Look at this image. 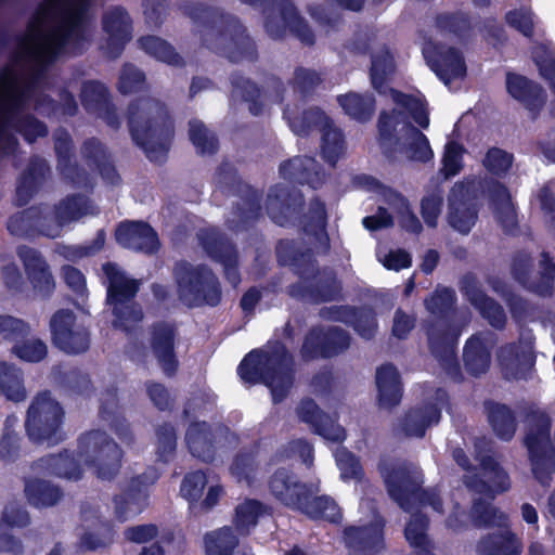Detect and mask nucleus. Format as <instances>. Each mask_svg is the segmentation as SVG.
Returning <instances> with one entry per match:
<instances>
[{"label": "nucleus", "instance_id": "obj_14", "mask_svg": "<svg viewBox=\"0 0 555 555\" xmlns=\"http://www.w3.org/2000/svg\"><path fill=\"white\" fill-rule=\"evenodd\" d=\"M53 343L67 353L83 352L89 348V333L78 324L69 311L56 312L50 322Z\"/></svg>", "mask_w": 555, "mask_h": 555}, {"label": "nucleus", "instance_id": "obj_58", "mask_svg": "<svg viewBox=\"0 0 555 555\" xmlns=\"http://www.w3.org/2000/svg\"><path fill=\"white\" fill-rule=\"evenodd\" d=\"M483 165L490 172L501 175L509 169L512 156L502 150L492 149L487 153Z\"/></svg>", "mask_w": 555, "mask_h": 555}, {"label": "nucleus", "instance_id": "obj_31", "mask_svg": "<svg viewBox=\"0 0 555 555\" xmlns=\"http://www.w3.org/2000/svg\"><path fill=\"white\" fill-rule=\"evenodd\" d=\"M493 341L489 337H472L464 350V360L467 370L474 375L485 373L490 365V349Z\"/></svg>", "mask_w": 555, "mask_h": 555}, {"label": "nucleus", "instance_id": "obj_33", "mask_svg": "<svg viewBox=\"0 0 555 555\" xmlns=\"http://www.w3.org/2000/svg\"><path fill=\"white\" fill-rule=\"evenodd\" d=\"M314 159L310 157H296L281 166V173L285 179L309 183L313 188L322 181Z\"/></svg>", "mask_w": 555, "mask_h": 555}, {"label": "nucleus", "instance_id": "obj_38", "mask_svg": "<svg viewBox=\"0 0 555 555\" xmlns=\"http://www.w3.org/2000/svg\"><path fill=\"white\" fill-rule=\"evenodd\" d=\"M439 420L440 410L435 405H430L410 412L404 420L403 428L409 436L422 437L426 428L437 424Z\"/></svg>", "mask_w": 555, "mask_h": 555}, {"label": "nucleus", "instance_id": "obj_56", "mask_svg": "<svg viewBox=\"0 0 555 555\" xmlns=\"http://www.w3.org/2000/svg\"><path fill=\"white\" fill-rule=\"evenodd\" d=\"M473 517L478 526L481 525H501L505 519L502 513L494 509L489 503L476 502L473 506Z\"/></svg>", "mask_w": 555, "mask_h": 555}, {"label": "nucleus", "instance_id": "obj_12", "mask_svg": "<svg viewBox=\"0 0 555 555\" xmlns=\"http://www.w3.org/2000/svg\"><path fill=\"white\" fill-rule=\"evenodd\" d=\"M29 332L24 321L0 314V336L13 343L12 354L25 362H39L47 357L48 347L41 339L28 336Z\"/></svg>", "mask_w": 555, "mask_h": 555}, {"label": "nucleus", "instance_id": "obj_50", "mask_svg": "<svg viewBox=\"0 0 555 555\" xmlns=\"http://www.w3.org/2000/svg\"><path fill=\"white\" fill-rule=\"evenodd\" d=\"M190 139L202 154H210L217 150L216 138L199 120L190 122Z\"/></svg>", "mask_w": 555, "mask_h": 555}, {"label": "nucleus", "instance_id": "obj_21", "mask_svg": "<svg viewBox=\"0 0 555 555\" xmlns=\"http://www.w3.org/2000/svg\"><path fill=\"white\" fill-rule=\"evenodd\" d=\"M117 242L127 247L145 253L154 251L158 246L154 230L141 222H125L116 230Z\"/></svg>", "mask_w": 555, "mask_h": 555}, {"label": "nucleus", "instance_id": "obj_64", "mask_svg": "<svg viewBox=\"0 0 555 555\" xmlns=\"http://www.w3.org/2000/svg\"><path fill=\"white\" fill-rule=\"evenodd\" d=\"M157 533V527L151 524L130 527L125 531L126 539L135 543H145L155 538Z\"/></svg>", "mask_w": 555, "mask_h": 555}, {"label": "nucleus", "instance_id": "obj_43", "mask_svg": "<svg viewBox=\"0 0 555 555\" xmlns=\"http://www.w3.org/2000/svg\"><path fill=\"white\" fill-rule=\"evenodd\" d=\"M204 246L209 256L223 263L228 280L234 286L237 285L240 279L236 270L234 269V264L236 263V255L232 246L223 241L205 243Z\"/></svg>", "mask_w": 555, "mask_h": 555}, {"label": "nucleus", "instance_id": "obj_30", "mask_svg": "<svg viewBox=\"0 0 555 555\" xmlns=\"http://www.w3.org/2000/svg\"><path fill=\"white\" fill-rule=\"evenodd\" d=\"M152 349L164 372L171 374L177 367V360L173 352V332L170 326L159 325L154 328Z\"/></svg>", "mask_w": 555, "mask_h": 555}, {"label": "nucleus", "instance_id": "obj_23", "mask_svg": "<svg viewBox=\"0 0 555 555\" xmlns=\"http://www.w3.org/2000/svg\"><path fill=\"white\" fill-rule=\"evenodd\" d=\"M297 414L302 422L309 424L327 440L340 442L346 438L345 429L324 416L311 400L302 401L297 409Z\"/></svg>", "mask_w": 555, "mask_h": 555}, {"label": "nucleus", "instance_id": "obj_47", "mask_svg": "<svg viewBox=\"0 0 555 555\" xmlns=\"http://www.w3.org/2000/svg\"><path fill=\"white\" fill-rule=\"evenodd\" d=\"M208 485V477L204 472L188 474L181 483L180 493L190 504H196L202 499L204 489Z\"/></svg>", "mask_w": 555, "mask_h": 555}, {"label": "nucleus", "instance_id": "obj_63", "mask_svg": "<svg viewBox=\"0 0 555 555\" xmlns=\"http://www.w3.org/2000/svg\"><path fill=\"white\" fill-rule=\"evenodd\" d=\"M454 301V293L448 288L437 291L428 300L426 307L431 313H440Z\"/></svg>", "mask_w": 555, "mask_h": 555}, {"label": "nucleus", "instance_id": "obj_2", "mask_svg": "<svg viewBox=\"0 0 555 555\" xmlns=\"http://www.w3.org/2000/svg\"><path fill=\"white\" fill-rule=\"evenodd\" d=\"M101 479H111L120 467L121 451L105 433L93 430L82 435L78 442V460ZM35 474H47L77 480L82 468L67 454L50 455L39 460L33 467Z\"/></svg>", "mask_w": 555, "mask_h": 555}, {"label": "nucleus", "instance_id": "obj_55", "mask_svg": "<svg viewBox=\"0 0 555 555\" xmlns=\"http://www.w3.org/2000/svg\"><path fill=\"white\" fill-rule=\"evenodd\" d=\"M533 57L541 75L550 80L555 89V57L553 52L544 46H539L533 52Z\"/></svg>", "mask_w": 555, "mask_h": 555}, {"label": "nucleus", "instance_id": "obj_15", "mask_svg": "<svg viewBox=\"0 0 555 555\" xmlns=\"http://www.w3.org/2000/svg\"><path fill=\"white\" fill-rule=\"evenodd\" d=\"M423 54L430 68L447 86L466 76V64L459 51L428 41L423 47Z\"/></svg>", "mask_w": 555, "mask_h": 555}, {"label": "nucleus", "instance_id": "obj_4", "mask_svg": "<svg viewBox=\"0 0 555 555\" xmlns=\"http://www.w3.org/2000/svg\"><path fill=\"white\" fill-rule=\"evenodd\" d=\"M129 127L133 140L153 162L164 159L172 135L171 124L162 104L142 99L129 107Z\"/></svg>", "mask_w": 555, "mask_h": 555}, {"label": "nucleus", "instance_id": "obj_46", "mask_svg": "<svg viewBox=\"0 0 555 555\" xmlns=\"http://www.w3.org/2000/svg\"><path fill=\"white\" fill-rule=\"evenodd\" d=\"M336 463L340 472V478L344 481H361L363 479V469L358 459L344 448L335 452Z\"/></svg>", "mask_w": 555, "mask_h": 555}, {"label": "nucleus", "instance_id": "obj_28", "mask_svg": "<svg viewBox=\"0 0 555 555\" xmlns=\"http://www.w3.org/2000/svg\"><path fill=\"white\" fill-rule=\"evenodd\" d=\"M393 73L395 62L390 52L387 49L376 52L372 59L371 79L373 87L385 98L386 108L395 107L391 99V91L393 89H389L388 93L384 89V85ZM395 92L397 91L395 90Z\"/></svg>", "mask_w": 555, "mask_h": 555}, {"label": "nucleus", "instance_id": "obj_61", "mask_svg": "<svg viewBox=\"0 0 555 555\" xmlns=\"http://www.w3.org/2000/svg\"><path fill=\"white\" fill-rule=\"evenodd\" d=\"M143 74L133 66H125L121 72L118 88L122 93H130L138 90L143 83Z\"/></svg>", "mask_w": 555, "mask_h": 555}, {"label": "nucleus", "instance_id": "obj_49", "mask_svg": "<svg viewBox=\"0 0 555 555\" xmlns=\"http://www.w3.org/2000/svg\"><path fill=\"white\" fill-rule=\"evenodd\" d=\"M140 46L154 57L171 65L180 64L179 55L166 41L157 37H144L140 40Z\"/></svg>", "mask_w": 555, "mask_h": 555}, {"label": "nucleus", "instance_id": "obj_37", "mask_svg": "<svg viewBox=\"0 0 555 555\" xmlns=\"http://www.w3.org/2000/svg\"><path fill=\"white\" fill-rule=\"evenodd\" d=\"M25 495L28 502L37 507L51 506L61 498L57 488L37 477L26 480Z\"/></svg>", "mask_w": 555, "mask_h": 555}, {"label": "nucleus", "instance_id": "obj_16", "mask_svg": "<svg viewBox=\"0 0 555 555\" xmlns=\"http://www.w3.org/2000/svg\"><path fill=\"white\" fill-rule=\"evenodd\" d=\"M156 477L145 474L132 478L127 490L114 500L115 517L120 522L127 521L143 512L147 505V487Z\"/></svg>", "mask_w": 555, "mask_h": 555}, {"label": "nucleus", "instance_id": "obj_22", "mask_svg": "<svg viewBox=\"0 0 555 555\" xmlns=\"http://www.w3.org/2000/svg\"><path fill=\"white\" fill-rule=\"evenodd\" d=\"M270 490L283 504L298 508L310 487L299 483L286 469H279L271 477Z\"/></svg>", "mask_w": 555, "mask_h": 555}, {"label": "nucleus", "instance_id": "obj_45", "mask_svg": "<svg viewBox=\"0 0 555 555\" xmlns=\"http://www.w3.org/2000/svg\"><path fill=\"white\" fill-rule=\"evenodd\" d=\"M506 88L514 99L526 105H530L531 100H541V89L522 76L507 74Z\"/></svg>", "mask_w": 555, "mask_h": 555}, {"label": "nucleus", "instance_id": "obj_1", "mask_svg": "<svg viewBox=\"0 0 555 555\" xmlns=\"http://www.w3.org/2000/svg\"><path fill=\"white\" fill-rule=\"evenodd\" d=\"M395 107L383 108L378 121V143L389 155L402 152L413 162L427 163L434 158V152L424 133L412 127L409 117L423 128L429 125L428 113L418 96L391 91Z\"/></svg>", "mask_w": 555, "mask_h": 555}, {"label": "nucleus", "instance_id": "obj_11", "mask_svg": "<svg viewBox=\"0 0 555 555\" xmlns=\"http://www.w3.org/2000/svg\"><path fill=\"white\" fill-rule=\"evenodd\" d=\"M292 130L298 135L307 134L312 127L322 131V154L334 164L344 152V139L340 131L333 127L330 119L319 109H310L301 118L287 115Z\"/></svg>", "mask_w": 555, "mask_h": 555}, {"label": "nucleus", "instance_id": "obj_6", "mask_svg": "<svg viewBox=\"0 0 555 555\" xmlns=\"http://www.w3.org/2000/svg\"><path fill=\"white\" fill-rule=\"evenodd\" d=\"M63 420L61 404L50 393L43 392L33 399L25 426L31 440L54 442L61 438Z\"/></svg>", "mask_w": 555, "mask_h": 555}, {"label": "nucleus", "instance_id": "obj_36", "mask_svg": "<svg viewBox=\"0 0 555 555\" xmlns=\"http://www.w3.org/2000/svg\"><path fill=\"white\" fill-rule=\"evenodd\" d=\"M186 443L194 456L204 461L214 457L215 448L205 423H194L186 431Z\"/></svg>", "mask_w": 555, "mask_h": 555}, {"label": "nucleus", "instance_id": "obj_29", "mask_svg": "<svg viewBox=\"0 0 555 555\" xmlns=\"http://www.w3.org/2000/svg\"><path fill=\"white\" fill-rule=\"evenodd\" d=\"M378 403L383 408H391L400 402L401 384L398 371L392 365H383L376 373Z\"/></svg>", "mask_w": 555, "mask_h": 555}, {"label": "nucleus", "instance_id": "obj_42", "mask_svg": "<svg viewBox=\"0 0 555 555\" xmlns=\"http://www.w3.org/2000/svg\"><path fill=\"white\" fill-rule=\"evenodd\" d=\"M86 532L80 538V545L86 550H96L112 541L113 533L100 521H92L89 513H83Z\"/></svg>", "mask_w": 555, "mask_h": 555}, {"label": "nucleus", "instance_id": "obj_41", "mask_svg": "<svg viewBox=\"0 0 555 555\" xmlns=\"http://www.w3.org/2000/svg\"><path fill=\"white\" fill-rule=\"evenodd\" d=\"M266 513V507L259 501L245 500L235 508L234 525L241 533H249Z\"/></svg>", "mask_w": 555, "mask_h": 555}, {"label": "nucleus", "instance_id": "obj_59", "mask_svg": "<svg viewBox=\"0 0 555 555\" xmlns=\"http://www.w3.org/2000/svg\"><path fill=\"white\" fill-rule=\"evenodd\" d=\"M425 530V519L415 515L405 528V538L412 546L424 547L427 544Z\"/></svg>", "mask_w": 555, "mask_h": 555}, {"label": "nucleus", "instance_id": "obj_51", "mask_svg": "<svg viewBox=\"0 0 555 555\" xmlns=\"http://www.w3.org/2000/svg\"><path fill=\"white\" fill-rule=\"evenodd\" d=\"M482 476L486 479L487 488L491 492L505 491L509 487L506 474L493 462L492 459H482Z\"/></svg>", "mask_w": 555, "mask_h": 555}, {"label": "nucleus", "instance_id": "obj_35", "mask_svg": "<svg viewBox=\"0 0 555 555\" xmlns=\"http://www.w3.org/2000/svg\"><path fill=\"white\" fill-rule=\"evenodd\" d=\"M0 393L14 402L24 401L27 397L22 372L4 361H0Z\"/></svg>", "mask_w": 555, "mask_h": 555}, {"label": "nucleus", "instance_id": "obj_32", "mask_svg": "<svg viewBox=\"0 0 555 555\" xmlns=\"http://www.w3.org/2000/svg\"><path fill=\"white\" fill-rule=\"evenodd\" d=\"M346 543L365 552L377 551L383 540V522L375 518L369 527L349 528L345 531Z\"/></svg>", "mask_w": 555, "mask_h": 555}, {"label": "nucleus", "instance_id": "obj_24", "mask_svg": "<svg viewBox=\"0 0 555 555\" xmlns=\"http://www.w3.org/2000/svg\"><path fill=\"white\" fill-rule=\"evenodd\" d=\"M462 289L467 299L474 305L494 327H501L505 323V314L502 308L489 299L479 288L473 276H465Z\"/></svg>", "mask_w": 555, "mask_h": 555}, {"label": "nucleus", "instance_id": "obj_40", "mask_svg": "<svg viewBox=\"0 0 555 555\" xmlns=\"http://www.w3.org/2000/svg\"><path fill=\"white\" fill-rule=\"evenodd\" d=\"M338 102L348 116L359 121L369 120L375 108V102L371 95L347 93L338 96Z\"/></svg>", "mask_w": 555, "mask_h": 555}, {"label": "nucleus", "instance_id": "obj_62", "mask_svg": "<svg viewBox=\"0 0 555 555\" xmlns=\"http://www.w3.org/2000/svg\"><path fill=\"white\" fill-rule=\"evenodd\" d=\"M379 260L387 269L395 271H399L411 266L410 255L401 249L390 250L383 257L379 255Z\"/></svg>", "mask_w": 555, "mask_h": 555}, {"label": "nucleus", "instance_id": "obj_34", "mask_svg": "<svg viewBox=\"0 0 555 555\" xmlns=\"http://www.w3.org/2000/svg\"><path fill=\"white\" fill-rule=\"evenodd\" d=\"M315 492H318V487L311 486L310 492L302 499V505L298 506V509L311 518L337 521L340 518V511L336 503L327 496L312 498Z\"/></svg>", "mask_w": 555, "mask_h": 555}, {"label": "nucleus", "instance_id": "obj_8", "mask_svg": "<svg viewBox=\"0 0 555 555\" xmlns=\"http://www.w3.org/2000/svg\"><path fill=\"white\" fill-rule=\"evenodd\" d=\"M90 208L86 198H69L61 203L53 214L37 219L34 224L46 236L56 237L61 234L63 225L92 212ZM28 224H33L31 214L23 212L12 217L8 228L12 234L21 235Z\"/></svg>", "mask_w": 555, "mask_h": 555}, {"label": "nucleus", "instance_id": "obj_9", "mask_svg": "<svg viewBox=\"0 0 555 555\" xmlns=\"http://www.w3.org/2000/svg\"><path fill=\"white\" fill-rule=\"evenodd\" d=\"M528 433L525 438L534 476L544 483L554 468L550 440V420L541 411L527 416Z\"/></svg>", "mask_w": 555, "mask_h": 555}, {"label": "nucleus", "instance_id": "obj_20", "mask_svg": "<svg viewBox=\"0 0 555 555\" xmlns=\"http://www.w3.org/2000/svg\"><path fill=\"white\" fill-rule=\"evenodd\" d=\"M349 345L348 335L340 330L332 328L326 333L314 331L306 338L304 353L308 357H331Z\"/></svg>", "mask_w": 555, "mask_h": 555}, {"label": "nucleus", "instance_id": "obj_39", "mask_svg": "<svg viewBox=\"0 0 555 555\" xmlns=\"http://www.w3.org/2000/svg\"><path fill=\"white\" fill-rule=\"evenodd\" d=\"M237 545V539L230 527L219 528L204 537L207 555H232Z\"/></svg>", "mask_w": 555, "mask_h": 555}, {"label": "nucleus", "instance_id": "obj_26", "mask_svg": "<svg viewBox=\"0 0 555 555\" xmlns=\"http://www.w3.org/2000/svg\"><path fill=\"white\" fill-rule=\"evenodd\" d=\"M18 255L34 288L42 294L50 293L54 287V282L44 260L36 250L28 247H21Z\"/></svg>", "mask_w": 555, "mask_h": 555}, {"label": "nucleus", "instance_id": "obj_10", "mask_svg": "<svg viewBox=\"0 0 555 555\" xmlns=\"http://www.w3.org/2000/svg\"><path fill=\"white\" fill-rule=\"evenodd\" d=\"M180 298L188 306L219 302L220 291L215 275L204 267L180 263L176 269Z\"/></svg>", "mask_w": 555, "mask_h": 555}, {"label": "nucleus", "instance_id": "obj_18", "mask_svg": "<svg viewBox=\"0 0 555 555\" xmlns=\"http://www.w3.org/2000/svg\"><path fill=\"white\" fill-rule=\"evenodd\" d=\"M103 29L105 42L102 49L111 57L119 55L124 46L131 37V25L128 14L119 8L107 11L103 18Z\"/></svg>", "mask_w": 555, "mask_h": 555}, {"label": "nucleus", "instance_id": "obj_3", "mask_svg": "<svg viewBox=\"0 0 555 555\" xmlns=\"http://www.w3.org/2000/svg\"><path fill=\"white\" fill-rule=\"evenodd\" d=\"M293 360L284 346L275 344L269 349L254 350L241 362L237 372L246 383H264L273 401L283 400L293 385Z\"/></svg>", "mask_w": 555, "mask_h": 555}, {"label": "nucleus", "instance_id": "obj_60", "mask_svg": "<svg viewBox=\"0 0 555 555\" xmlns=\"http://www.w3.org/2000/svg\"><path fill=\"white\" fill-rule=\"evenodd\" d=\"M507 23L522 33L530 36L533 29V18L530 10L520 8L519 10L509 11L506 15Z\"/></svg>", "mask_w": 555, "mask_h": 555}, {"label": "nucleus", "instance_id": "obj_5", "mask_svg": "<svg viewBox=\"0 0 555 555\" xmlns=\"http://www.w3.org/2000/svg\"><path fill=\"white\" fill-rule=\"evenodd\" d=\"M369 190L376 192L383 198L387 207H379L375 215L365 217L363 225L369 230H379L393 224L396 215L399 225L406 232L417 234L422 231V223L415 216L409 202L397 192L382 185L375 179H366Z\"/></svg>", "mask_w": 555, "mask_h": 555}, {"label": "nucleus", "instance_id": "obj_13", "mask_svg": "<svg viewBox=\"0 0 555 555\" xmlns=\"http://www.w3.org/2000/svg\"><path fill=\"white\" fill-rule=\"evenodd\" d=\"M389 495L404 509H409L410 500L418 501L421 505L428 503L440 512L439 500L435 492H418V480L411 476L405 468L382 470Z\"/></svg>", "mask_w": 555, "mask_h": 555}, {"label": "nucleus", "instance_id": "obj_57", "mask_svg": "<svg viewBox=\"0 0 555 555\" xmlns=\"http://www.w3.org/2000/svg\"><path fill=\"white\" fill-rule=\"evenodd\" d=\"M230 469L240 483L250 486L256 479V469L251 459L248 456L236 457Z\"/></svg>", "mask_w": 555, "mask_h": 555}, {"label": "nucleus", "instance_id": "obj_19", "mask_svg": "<svg viewBox=\"0 0 555 555\" xmlns=\"http://www.w3.org/2000/svg\"><path fill=\"white\" fill-rule=\"evenodd\" d=\"M499 361L507 379L525 377L533 365L532 343L528 340L518 346L509 345L500 350Z\"/></svg>", "mask_w": 555, "mask_h": 555}, {"label": "nucleus", "instance_id": "obj_25", "mask_svg": "<svg viewBox=\"0 0 555 555\" xmlns=\"http://www.w3.org/2000/svg\"><path fill=\"white\" fill-rule=\"evenodd\" d=\"M540 263L542 272L539 282H529L526 279L529 269V259L527 257H521L515 260L513 272L520 283L527 285L539 295L546 296L552 293L555 285V268L546 256H543Z\"/></svg>", "mask_w": 555, "mask_h": 555}, {"label": "nucleus", "instance_id": "obj_17", "mask_svg": "<svg viewBox=\"0 0 555 555\" xmlns=\"http://www.w3.org/2000/svg\"><path fill=\"white\" fill-rule=\"evenodd\" d=\"M477 218L478 214L467 186L464 183L454 184L448 199L447 220L450 227L462 234H467Z\"/></svg>", "mask_w": 555, "mask_h": 555}, {"label": "nucleus", "instance_id": "obj_7", "mask_svg": "<svg viewBox=\"0 0 555 555\" xmlns=\"http://www.w3.org/2000/svg\"><path fill=\"white\" fill-rule=\"evenodd\" d=\"M103 270L108 279L107 301L116 315L114 325L128 330L142 319L141 310L129 304L139 289V282L127 278L115 264L107 263Z\"/></svg>", "mask_w": 555, "mask_h": 555}, {"label": "nucleus", "instance_id": "obj_44", "mask_svg": "<svg viewBox=\"0 0 555 555\" xmlns=\"http://www.w3.org/2000/svg\"><path fill=\"white\" fill-rule=\"evenodd\" d=\"M491 201L503 228L512 230L516 224V214L507 190L501 184H495L491 193Z\"/></svg>", "mask_w": 555, "mask_h": 555}, {"label": "nucleus", "instance_id": "obj_53", "mask_svg": "<svg viewBox=\"0 0 555 555\" xmlns=\"http://www.w3.org/2000/svg\"><path fill=\"white\" fill-rule=\"evenodd\" d=\"M443 204L442 194L440 192L430 193L422 199L421 203V215L424 222L430 227L436 228L438 219L441 214Z\"/></svg>", "mask_w": 555, "mask_h": 555}, {"label": "nucleus", "instance_id": "obj_54", "mask_svg": "<svg viewBox=\"0 0 555 555\" xmlns=\"http://www.w3.org/2000/svg\"><path fill=\"white\" fill-rule=\"evenodd\" d=\"M106 101L105 87L96 81L85 82L81 89V102L87 109H95Z\"/></svg>", "mask_w": 555, "mask_h": 555}, {"label": "nucleus", "instance_id": "obj_48", "mask_svg": "<svg viewBox=\"0 0 555 555\" xmlns=\"http://www.w3.org/2000/svg\"><path fill=\"white\" fill-rule=\"evenodd\" d=\"M490 423L496 435L505 440L515 434V422L511 411L504 405H494L489 413Z\"/></svg>", "mask_w": 555, "mask_h": 555}, {"label": "nucleus", "instance_id": "obj_52", "mask_svg": "<svg viewBox=\"0 0 555 555\" xmlns=\"http://www.w3.org/2000/svg\"><path fill=\"white\" fill-rule=\"evenodd\" d=\"M464 149L455 142H449L444 147L440 172L446 179L457 175L463 168Z\"/></svg>", "mask_w": 555, "mask_h": 555}, {"label": "nucleus", "instance_id": "obj_27", "mask_svg": "<svg viewBox=\"0 0 555 555\" xmlns=\"http://www.w3.org/2000/svg\"><path fill=\"white\" fill-rule=\"evenodd\" d=\"M286 26L295 31L302 42L312 43V34L297 16L295 8L289 2L285 3L280 15L272 16L266 24L267 30L272 37L281 36Z\"/></svg>", "mask_w": 555, "mask_h": 555}]
</instances>
